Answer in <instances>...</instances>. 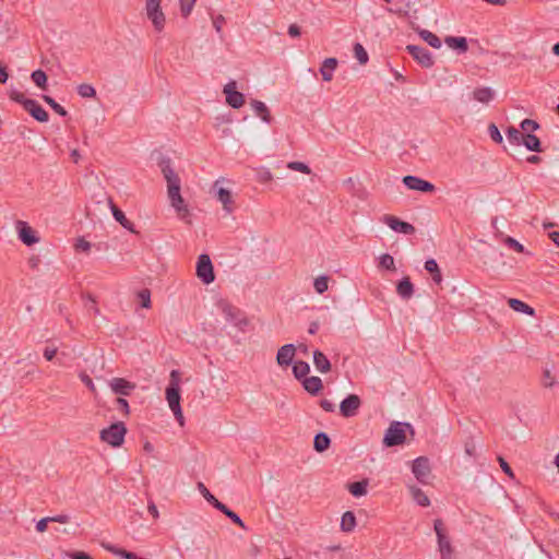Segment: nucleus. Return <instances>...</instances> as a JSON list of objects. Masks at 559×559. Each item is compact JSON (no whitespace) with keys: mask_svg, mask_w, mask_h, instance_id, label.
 I'll list each match as a JSON object with an SVG mask.
<instances>
[{"mask_svg":"<svg viewBox=\"0 0 559 559\" xmlns=\"http://www.w3.org/2000/svg\"><path fill=\"white\" fill-rule=\"evenodd\" d=\"M162 174L167 181V192L171 205L176 209L178 215L183 218L188 214V209L185 205V201L180 194V178L171 167V159L166 156H162L158 160Z\"/></svg>","mask_w":559,"mask_h":559,"instance_id":"f257e3e1","label":"nucleus"},{"mask_svg":"<svg viewBox=\"0 0 559 559\" xmlns=\"http://www.w3.org/2000/svg\"><path fill=\"white\" fill-rule=\"evenodd\" d=\"M409 431L414 435V429L408 423L393 421L388 428L383 443L385 447L391 448L395 445L403 444L406 440V431Z\"/></svg>","mask_w":559,"mask_h":559,"instance_id":"f03ea898","label":"nucleus"},{"mask_svg":"<svg viewBox=\"0 0 559 559\" xmlns=\"http://www.w3.org/2000/svg\"><path fill=\"white\" fill-rule=\"evenodd\" d=\"M127 427L123 421L112 423L109 427L100 430L99 438L112 448H119L124 442Z\"/></svg>","mask_w":559,"mask_h":559,"instance_id":"7ed1b4c3","label":"nucleus"},{"mask_svg":"<svg viewBox=\"0 0 559 559\" xmlns=\"http://www.w3.org/2000/svg\"><path fill=\"white\" fill-rule=\"evenodd\" d=\"M433 528L437 535L438 550L440 552V559H456L454 548L451 544V539L447 534L442 520L437 519L433 522Z\"/></svg>","mask_w":559,"mask_h":559,"instance_id":"20e7f679","label":"nucleus"},{"mask_svg":"<svg viewBox=\"0 0 559 559\" xmlns=\"http://www.w3.org/2000/svg\"><path fill=\"white\" fill-rule=\"evenodd\" d=\"M218 308L224 314L226 321L233 323L239 331H246L249 325V320L239 308L233 306L226 300H221L218 302Z\"/></svg>","mask_w":559,"mask_h":559,"instance_id":"39448f33","label":"nucleus"},{"mask_svg":"<svg viewBox=\"0 0 559 559\" xmlns=\"http://www.w3.org/2000/svg\"><path fill=\"white\" fill-rule=\"evenodd\" d=\"M145 15L152 23L156 33H162L166 25V15L163 12L160 2H145Z\"/></svg>","mask_w":559,"mask_h":559,"instance_id":"423d86ee","label":"nucleus"},{"mask_svg":"<svg viewBox=\"0 0 559 559\" xmlns=\"http://www.w3.org/2000/svg\"><path fill=\"white\" fill-rule=\"evenodd\" d=\"M197 276L204 283L211 284L215 281L214 267L209 254H200L197 262Z\"/></svg>","mask_w":559,"mask_h":559,"instance_id":"0eeeda50","label":"nucleus"},{"mask_svg":"<svg viewBox=\"0 0 559 559\" xmlns=\"http://www.w3.org/2000/svg\"><path fill=\"white\" fill-rule=\"evenodd\" d=\"M166 400L170 408L180 406V384H179V372L173 370L170 372V381L166 388Z\"/></svg>","mask_w":559,"mask_h":559,"instance_id":"6e6552de","label":"nucleus"},{"mask_svg":"<svg viewBox=\"0 0 559 559\" xmlns=\"http://www.w3.org/2000/svg\"><path fill=\"white\" fill-rule=\"evenodd\" d=\"M412 472L415 478L421 484H428V478L431 474V467L429 459L426 456H419L413 461Z\"/></svg>","mask_w":559,"mask_h":559,"instance_id":"1a4fd4ad","label":"nucleus"},{"mask_svg":"<svg viewBox=\"0 0 559 559\" xmlns=\"http://www.w3.org/2000/svg\"><path fill=\"white\" fill-rule=\"evenodd\" d=\"M382 222L396 233L404 235H412L415 233V227L412 224L404 222L394 215H383Z\"/></svg>","mask_w":559,"mask_h":559,"instance_id":"9d476101","label":"nucleus"},{"mask_svg":"<svg viewBox=\"0 0 559 559\" xmlns=\"http://www.w3.org/2000/svg\"><path fill=\"white\" fill-rule=\"evenodd\" d=\"M406 50L408 53L424 68H431L433 59L429 50L416 45H407Z\"/></svg>","mask_w":559,"mask_h":559,"instance_id":"9b49d317","label":"nucleus"},{"mask_svg":"<svg viewBox=\"0 0 559 559\" xmlns=\"http://www.w3.org/2000/svg\"><path fill=\"white\" fill-rule=\"evenodd\" d=\"M226 103L235 109L240 108L245 104V95L236 90V82L230 81L224 86Z\"/></svg>","mask_w":559,"mask_h":559,"instance_id":"f8f14e48","label":"nucleus"},{"mask_svg":"<svg viewBox=\"0 0 559 559\" xmlns=\"http://www.w3.org/2000/svg\"><path fill=\"white\" fill-rule=\"evenodd\" d=\"M360 405V397L356 394H349L341 402L340 412L344 417H353L357 414Z\"/></svg>","mask_w":559,"mask_h":559,"instance_id":"ddd939ff","label":"nucleus"},{"mask_svg":"<svg viewBox=\"0 0 559 559\" xmlns=\"http://www.w3.org/2000/svg\"><path fill=\"white\" fill-rule=\"evenodd\" d=\"M403 183L409 190H416L420 192H433L436 189L431 182L412 175L404 176Z\"/></svg>","mask_w":559,"mask_h":559,"instance_id":"4468645a","label":"nucleus"},{"mask_svg":"<svg viewBox=\"0 0 559 559\" xmlns=\"http://www.w3.org/2000/svg\"><path fill=\"white\" fill-rule=\"evenodd\" d=\"M109 386L115 394L121 396H128L136 388L134 382H131L124 378H112L109 381Z\"/></svg>","mask_w":559,"mask_h":559,"instance_id":"2eb2a0df","label":"nucleus"},{"mask_svg":"<svg viewBox=\"0 0 559 559\" xmlns=\"http://www.w3.org/2000/svg\"><path fill=\"white\" fill-rule=\"evenodd\" d=\"M16 228L19 231V238L26 246H33L38 242V237L35 236V231L27 223L23 221H17Z\"/></svg>","mask_w":559,"mask_h":559,"instance_id":"dca6fc26","label":"nucleus"},{"mask_svg":"<svg viewBox=\"0 0 559 559\" xmlns=\"http://www.w3.org/2000/svg\"><path fill=\"white\" fill-rule=\"evenodd\" d=\"M296 348L294 344L283 345L276 354V362L281 367L289 366L295 357Z\"/></svg>","mask_w":559,"mask_h":559,"instance_id":"f3484780","label":"nucleus"},{"mask_svg":"<svg viewBox=\"0 0 559 559\" xmlns=\"http://www.w3.org/2000/svg\"><path fill=\"white\" fill-rule=\"evenodd\" d=\"M24 109L39 122H47L49 119L48 112L35 99L25 102Z\"/></svg>","mask_w":559,"mask_h":559,"instance_id":"a211bd4d","label":"nucleus"},{"mask_svg":"<svg viewBox=\"0 0 559 559\" xmlns=\"http://www.w3.org/2000/svg\"><path fill=\"white\" fill-rule=\"evenodd\" d=\"M109 204H110V210H111V213H112V216L115 217V219L123 227L126 228L127 230L131 231V233H136L134 230V225L133 223L128 219L124 215V213L110 200L109 201Z\"/></svg>","mask_w":559,"mask_h":559,"instance_id":"6ab92c4d","label":"nucleus"},{"mask_svg":"<svg viewBox=\"0 0 559 559\" xmlns=\"http://www.w3.org/2000/svg\"><path fill=\"white\" fill-rule=\"evenodd\" d=\"M495 95V91L488 86L477 87L472 93L473 99L485 105L489 104L493 99Z\"/></svg>","mask_w":559,"mask_h":559,"instance_id":"aec40b11","label":"nucleus"},{"mask_svg":"<svg viewBox=\"0 0 559 559\" xmlns=\"http://www.w3.org/2000/svg\"><path fill=\"white\" fill-rule=\"evenodd\" d=\"M304 389L311 395H317L323 389L322 380L317 377H306L302 381Z\"/></svg>","mask_w":559,"mask_h":559,"instance_id":"412c9836","label":"nucleus"},{"mask_svg":"<svg viewBox=\"0 0 559 559\" xmlns=\"http://www.w3.org/2000/svg\"><path fill=\"white\" fill-rule=\"evenodd\" d=\"M396 293L399 296L404 299L408 300L414 295V285L411 282L409 277H403L396 285Z\"/></svg>","mask_w":559,"mask_h":559,"instance_id":"4be33fe9","label":"nucleus"},{"mask_svg":"<svg viewBox=\"0 0 559 559\" xmlns=\"http://www.w3.org/2000/svg\"><path fill=\"white\" fill-rule=\"evenodd\" d=\"M313 364L316 369L321 373H328L331 371V362L326 355L319 349L313 352Z\"/></svg>","mask_w":559,"mask_h":559,"instance_id":"5701e85b","label":"nucleus"},{"mask_svg":"<svg viewBox=\"0 0 559 559\" xmlns=\"http://www.w3.org/2000/svg\"><path fill=\"white\" fill-rule=\"evenodd\" d=\"M250 105H251L252 109L254 110L255 115L259 116L262 119V121H264L266 123H271L272 116L270 114L267 106L263 102L258 100V99H252Z\"/></svg>","mask_w":559,"mask_h":559,"instance_id":"b1692460","label":"nucleus"},{"mask_svg":"<svg viewBox=\"0 0 559 559\" xmlns=\"http://www.w3.org/2000/svg\"><path fill=\"white\" fill-rule=\"evenodd\" d=\"M216 197L223 204V209L230 214L234 211V201L230 191L225 188H218Z\"/></svg>","mask_w":559,"mask_h":559,"instance_id":"393cba45","label":"nucleus"},{"mask_svg":"<svg viewBox=\"0 0 559 559\" xmlns=\"http://www.w3.org/2000/svg\"><path fill=\"white\" fill-rule=\"evenodd\" d=\"M445 44L460 53H464L468 49L467 39L465 37L447 36Z\"/></svg>","mask_w":559,"mask_h":559,"instance_id":"a878e982","label":"nucleus"},{"mask_svg":"<svg viewBox=\"0 0 559 559\" xmlns=\"http://www.w3.org/2000/svg\"><path fill=\"white\" fill-rule=\"evenodd\" d=\"M337 67V60L335 58H326L321 68H320V73L322 75V79L323 81H331L332 78H333V71L336 69Z\"/></svg>","mask_w":559,"mask_h":559,"instance_id":"bb28decb","label":"nucleus"},{"mask_svg":"<svg viewBox=\"0 0 559 559\" xmlns=\"http://www.w3.org/2000/svg\"><path fill=\"white\" fill-rule=\"evenodd\" d=\"M508 305L512 310H514L516 312H522V313H525L528 316L535 314L534 308H532L530 305L525 304L524 301H522L520 299L509 298Z\"/></svg>","mask_w":559,"mask_h":559,"instance_id":"cd10ccee","label":"nucleus"},{"mask_svg":"<svg viewBox=\"0 0 559 559\" xmlns=\"http://www.w3.org/2000/svg\"><path fill=\"white\" fill-rule=\"evenodd\" d=\"M528 151L543 152L539 139L531 133L523 134L522 143Z\"/></svg>","mask_w":559,"mask_h":559,"instance_id":"c85d7f7f","label":"nucleus"},{"mask_svg":"<svg viewBox=\"0 0 559 559\" xmlns=\"http://www.w3.org/2000/svg\"><path fill=\"white\" fill-rule=\"evenodd\" d=\"M330 444H331V439L325 432H318L314 436L313 449L317 452L322 453V452L326 451L330 448Z\"/></svg>","mask_w":559,"mask_h":559,"instance_id":"c756f323","label":"nucleus"},{"mask_svg":"<svg viewBox=\"0 0 559 559\" xmlns=\"http://www.w3.org/2000/svg\"><path fill=\"white\" fill-rule=\"evenodd\" d=\"M216 510L221 511L224 515H226L234 524L238 525L240 528H242L245 531L247 530V526L243 523V521L240 519V516L236 512L230 510L223 502L218 506V508Z\"/></svg>","mask_w":559,"mask_h":559,"instance_id":"7c9ffc66","label":"nucleus"},{"mask_svg":"<svg viewBox=\"0 0 559 559\" xmlns=\"http://www.w3.org/2000/svg\"><path fill=\"white\" fill-rule=\"evenodd\" d=\"M368 479L348 483L347 489L354 497H362L367 493Z\"/></svg>","mask_w":559,"mask_h":559,"instance_id":"2f4dec72","label":"nucleus"},{"mask_svg":"<svg viewBox=\"0 0 559 559\" xmlns=\"http://www.w3.org/2000/svg\"><path fill=\"white\" fill-rule=\"evenodd\" d=\"M310 371V366L304 360L295 361L293 365V373L297 380H304Z\"/></svg>","mask_w":559,"mask_h":559,"instance_id":"473e14b6","label":"nucleus"},{"mask_svg":"<svg viewBox=\"0 0 559 559\" xmlns=\"http://www.w3.org/2000/svg\"><path fill=\"white\" fill-rule=\"evenodd\" d=\"M356 526V516L354 514V512L352 511H346L343 515H342V520H341V530L343 532H352Z\"/></svg>","mask_w":559,"mask_h":559,"instance_id":"72a5a7b5","label":"nucleus"},{"mask_svg":"<svg viewBox=\"0 0 559 559\" xmlns=\"http://www.w3.org/2000/svg\"><path fill=\"white\" fill-rule=\"evenodd\" d=\"M409 491L412 493L413 499L421 507H428L430 504V500L427 495L416 486H409Z\"/></svg>","mask_w":559,"mask_h":559,"instance_id":"f704fd0d","label":"nucleus"},{"mask_svg":"<svg viewBox=\"0 0 559 559\" xmlns=\"http://www.w3.org/2000/svg\"><path fill=\"white\" fill-rule=\"evenodd\" d=\"M419 36L433 48H440L442 45L441 39L428 29L419 31Z\"/></svg>","mask_w":559,"mask_h":559,"instance_id":"c9c22d12","label":"nucleus"},{"mask_svg":"<svg viewBox=\"0 0 559 559\" xmlns=\"http://www.w3.org/2000/svg\"><path fill=\"white\" fill-rule=\"evenodd\" d=\"M105 549H107L108 551H110L111 554L118 556V557H121L123 559H140V557L132 552V551H128L123 548H118L116 546H112V545H108V546H104Z\"/></svg>","mask_w":559,"mask_h":559,"instance_id":"e433bc0d","label":"nucleus"},{"mask_svg":"<svg viewBox=\"0 0 559 559\" xmlns=\"http://www.w3.org/2000/svg\"><path fill=\"white\" fill-rule=\"evenodd\" d=\"M198 489L203 496V498L215 509L218 508V506L222 503L218 499L215 498L214 495L210 492V490L205 487V485L201 481L198 483Z\"/></svg>","mask_w":559,"mask_h":559,"instance_id":"4c0bfd02","label":"nucleus"},{"mask_svg":"<svg viewBox=\"0 0 559 559\" xmlns=\"http://www.w3.org/2000/svg\"><path fill=\"white\" fill-rule=\"evenodd\" d=\"M43 99L59 116H61V117L68 116V111L60 104H58L51 96L43 95Z\"/></svg>","mask_w":559,"mask_h":559,"instance_id":"58836bf2","label":"nucleus"},{"mask_svg":"<svg viewBox=\"0 0 559 559\" xmlns=\"http://www.w3.org/2000/svg\"><path fill=\"white\" fill-rule=\"evenodd\" d=\"M76 91L82 98H93L96 96V90L87 83L80 84Z\"/></svg>","mask_w":559,"mask_h":559,"instance_id":"ea45409f","label":"nucleus"},{"mask_svg":"<svg viewBox=\"0 0 559 559\" xmlns=\"http://www.w3.org/2000/svg\"><path fill=\"white\" fill-rule=\"evenodd\" d=\"M507 138L510 143L520 145L522 143L523 133L511 126L507 129Z\"/></svg>","mask_w":559,"mask_h":559,"instance_id":"a19ab883","label":"nucleus"},{"mask_svg":"<svg viewBox=\"0 0 559 559\" xmlns=\"http://www.w3.org/2000/svg\"><path fill=\"white\" fill-rule=\"evenodd\" d=\"M31 78L33 80V82L40 88L45 90L46 88V84H47V74L38 69V70H35L33 71V73L31 74Z\"/></svg>","mask_w":559,"mask_h":559,"instance_id":"79ce46f5","label":"nucleus"},{"mask_svg":"<svg viewBox=\"0 0 559 559\" xmlns=\"http://www.w3.org/2000/svg\"><path fill=\"white\" fill-rule=\"evenodd\" d=\"M379 267L388 271H395L396 269L393 257L389 253H383L379 258Z\"/></svg>","mask_w":559,"mask_h":559,"instance_id":"37998d69","label":"nucleus"},{"mask_svg":"<svg viewBox=\"0 0 559 559\" xmlns=\"http://www.w3.org/2000/svg\"><path fill=\"white\" fill-rule=\"evenodd\" d=\"M354 53L360 64H366L368 62V52L360 43H356L354 45Z\"/></svg>","mask_w":559,"mask_h":559,"instance_id":"c03bdc74","label":"nucleus"},{"mask_svg":"<svg viewBox=\"0 0 559 559\" xmlns=\"http://www.w3.org/2000/svg\"><path fill=\"white\" fill-rule=\"evenodd\" d=\"M313 287H314V290L320 295L325 293L329 288V277L325 275H321V276L317 277L314 280Z\"/></svg>","mask_w":559,"mask_h":559,"instance_id":"a18cd8bd","label":"nucleus"},{"mask_svg":"<svg viewBox=\"0 0 559 559\" xmlns=\"http://www.w3.org/2000/svg\"><path fill=\"white\" fill-rule=\"evenodd\" d=\"M83 299H86L84 306L88 312H93L94 316L99 314L96 299L91 294L83 295Z\"/></svg>","mask_w":559,"mask_h":559,"instance_id":"49530a36","label":"nucleus"},{"mask_svg":"<svg viewBox=\"0 0 559 559\" xmlns=\"http://www.w3.org/2000/svg\"><path fill=\"white\" fill-rule=\"evenodd\" d=\"M464 451L467 456L475 457L477 454L476 443L472 436L464 441Z\"/></svg>","mask_w":559,"mask_h":559,"instance_id":"de8ad7c7","label":"nucleus"},{"mask_svg":"<svg viewBox=\"0 0 559 559\" xmlns=\"http://www.w3.org/2000/svg\"><path fill=\"white\" fill-rule=\"evenodd\" d=\"M287 168L290 170H294V171H299V173L306 174V175L311 174L310 167L302 162H289L287 164Z\"/></svg>","mask_w":559,"mask_h":559,"instance_id":"09e8293b","label":"nucleus"},{"mask_svg":"<svg viewBox=\"0 0 559 559\" xmlns=\"http://www.w3.org/2000/svg\"><path fill=\"white\" fill-rule=\"evenodd\" d=\"M116 409L121 412L124 417L130 415V406L126 399L119 396L115 401Z\"/></svg>","mask_w":559,"mask_h":559,"instance_id":"8fccbe9b","label":"nucleus"},{"mask_svg":"<svg viewBox=\"0 0 559 559\" xmlns=\"http://www.w3.org/2000/svg\"><path fill=\"white\" fill-rule=\"evenodd\" d=\"M138 298L140 299L141 307L151 308V292L147 288L141 289L138 293Z\"/></svg>","mask_w":559,"mask_h":559,"instance_id":"3c124183","label":"nucleus"},{"mask_svg":"<svg viewBox=\"0 0 559 559\" xmlns=\"http://www.w3.org/2000/svg\"><path fill=\"white\" fill-rule=\"evenodd\" d=\"M180 1V12L183 17H187L190 15L195 0H179Z\"/></svg>","mask_w":559,"mask_h":559,"instance_id":"603ef678","label":"nucleus"},{"mask_svg":"<svg viewBox=\"0 0 559 559\" xmlns=\"http://www.w3.org/2000/svg\"><path fill=\"white\" fill-rule=\"evenodd\" d=\"M520 127L526 133H528L530 131L531 132L536 131L540 128L538 122H536L535 120H532V119H524L521 122Z\"/></svg>","mask_w":559,"mask_h":559,"instance_id":"864d4df0","label":"nucleus"},{"mask_svg":"<svg viewBox=\"0 0 559 559\" xmlns=\"http://www.w3.org/2000/svg\"><path fill=\"white\" fill-rule=\"evenodd\" d=\"M488 132L493 142H496L498 144L502 143L503 138L495 123L489 124Z\"/></svg>","mask_w":559,"mask_h":559,"instance_id":"5fc2aeb1","label":"nucleus"},{"mask_svg":"<svg viewBox=\"0 0 559 559\" xmlns=\"http://www.w3.org/2000/svg\"><path fill=\"white\" fill-rule=\"evenodd\" d=\"M504 243L509 248L515 250L519 253H523L524 252V246L522 243H520L516 239L512 238V237H507L506 240H504Z\"/></svg>","mask_w":559,"mask_h":559,"instance_id":"6e6d98bb","label":"nucleus"},{"mask_svg":"<svg viewBox=\"0 0 559 559\" xmlns=\"http://www.w3.org/2000/svg\"><path fill=\"white\" fill-rule=\"evenodd\" d=\"M257 177H258V181L262 182V183H266V182H270L273 180L272 173L266 168H261L258 171Z\"/></svg>","mask_w":559,"mask_h":559,"instance_id":"4d7b16f0","label":"nucleus"},{"mask_svg":"<svg viewBox=\"0 0 559 559\" xmlns=\"http://www.w3.org/2000/svg\"><path fill=\"white\" fill-rule=\"evenodd\" d=\"M10 98L12 100L21 104L23 106V108L25 107V102H29L31 100V98H26L23 93L16 91V90H12L10 92Z\"/></svg>","mask_w":559,"mask_h":559,"instance_id":"13d9d810","label":"nucleus"},{"mask_svg":"<svg viewBox=\"0 0 559 559\" xmlns=\"http://www.w3.org/2000/svg\"><path fill=\"white\" fill-rule=\"evenodd\" d=\"M425 270L431 274V273H437L440 269L435 259H428L425 262Z\"/></svg>","mask_w":559,"mask_h":559,"instance_id":"bf43d9fd","label":"nucleus"},{"mask_svg":"<svg viewBox=\"0 0 559 559\" xmlns=\"http://www.w3.org/2000/svg\"><path fill=\"white\" fill-rule=\"evenodd\" d=\"M225 24V17L222 14H218L213 19V27L217 33L222 32V27Z\"/></svg>","mask_w":559,"mask_h":559,"instance_id":"052dcab7","label":"nucleus"},{"mask_svg":"<svg viewBox=\"0 0 559 559\" xmlns=\"http://www.w3.org/2000/svg\"><path fill=\"white\" fill-rule=\"evenodd\" d=\"M498 461L500 463V466L502 468V471L510 477H514V474H513V471L512 468L510 467V465L507 463V461L501 457V456H498Z\"/></svg>","mask_w":559,"mask_h":559,"instance_id":"680f3d73","label":"nucleus"},{"mask_svg":"<svg viewBox=\"0 0 559 559\" xmlns=\"http://www.w3.org/2000/svg\"><path fill=\"white\" fill-rule=\"evenodd\" d=\"M174 413L175 418L177 419L178 424L182 427L185 425V418L181 409V405L170 408Z\"/></svg>","mask_w":559,"mask_h":559,"instance_id":"e2e57ef3","label":"nucleus"},{"mask_svg":"<svg viewBox=\"0 0 559 559\" xmlns=\"http://www.w3.org/2000/svg\"><path fill=\"white\" fill-rule=\"evenodd\" d=\"M81 378V381L93 392V393H96V389H95V385L93 383V380L91 379L90 376H87L86 373H81L80 376Z\"/></svg>","mask_w":559,"mask_h":559,"instance_id":"0e129e2a","label":"nucleus"},{"mask_svg":"<svg viewBox=\"0 0 559 559\" xmlns=\"http://www.w3.org/2000/svg\"><path fill=\"white\" fill-rule=\"evenodd\" d=\"M75 249L87 252L91 249V243L84 238H79L75 243Z\"/></svg>","mask_w":559,"mask_h":559,"instance_id":"69168bd1","label":"nucleus"},{"mask_svg":"<svg viewBox=\"0 0 559 559\" xmlns=\"http://www.w3.org/2000/svg\"><path fill=\"white\" fill-rule=\"evenodd\" d=\"M58 352V348L57 347H50V346H46L45 349H44V357L48 360V361H51L56 354Z\"/></svg>","mask_w":559,"mask_h":559,"instance_id":"338daca9","label":"nucleus"},{"mask_svg":"<svg viewBox=\"0 0 559 559\" xmlns=\"http://www.w3.org/2000/svg\"><path fill=\"white\" fill-rule=\"evenodd\" d=\"M69 557L71 559H93L87 552L85 551H73L69 554Z\"/></svg>","mask_w":559,"mask_h":559,"instance_id":"774afa93","label":"nucleus"}]
</instances>
